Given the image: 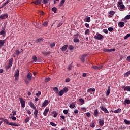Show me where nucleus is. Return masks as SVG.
I'll list each match as a JSON object with an SVG mask.
<instances>
[{"label":"nucleus","mask_w":130,"mask_h":130,"mask_svg":"<svg viewBox=\"0 0 130 130\" xmlns=\"http://www.w3.org/2000/svg\"><path fill=\"white\" fill-rule=\"evenodd\" d=\"M3 122H5V123H6L8 125H11V126H19V125L16 123H13V122H9V120L7 119H4Z\"/></svg>","instance_id":"obj_1"},{"label":"nucleus","mask_w":130,"mask_h":130,"mask_svg":"<svg viewBox=\"0 0 130 130\" xmlns=\"http://www.w3.org/2000/svg\"><path fill=\"white\" fill-rule=\"evenodd\" d=\"M118 7L121 9V10H123L124 8H125V6H124V5H123L122 0H121L118 2Z\"/></svg>","instance_id":"obj_2"},{"label":"nucleus","mask_w":130,"mask_h":130,"mask_svg":"<svg viewBox=\"0 0 130 130\" xmlns=\"http://www.w3.org/2000/svg\"><path fill=\"white\" fill-rule=\"evenodd\" d=\"M94 38L95 39H98V40H101L104 38V37H103L102 35L98 34L97 36H94Z\"/></svg>","instance_id":"obj_3"},{"label":"nucleus","mask_w":130,"mask_h":130,"mask_svg":"<svg viewBox=\"0 0 130 130\" xmlns=\"http://www.w3.org/2000/svg\"><path fill=\"white\" fill-rule=\"evenodd\" d=\"M103 68V65L102 64L97 66H93L92 67V68L93 69V70H101Z\"/></svg>","instance_id":"obj_4"},{"label":"nucleus","mask_w":130,"mask_h":130,"mask_svg":"<svg viewBox=\"0 0 130 130\" xmlns=\"http://www.w3.org/2000/svg\"><path fill=\"white\" fill-rule=\"evenodd\" d=\"M20 74V72L19 71L18 69L16 71L15 74L14 75L15 77V80L18 81L19 80V75Z\"/></svg>","instance_id":"obj_5"},{"label":"nucleus","mask_w":130,"mask_h":130,"mask_svg":"<svg viewBox=\"0 0 130 130\" xmlns=\"http://www.w3.org/2000/svg\"><path fill=\"white\" fill-rule=\"evenodd\" d=\"M8 17H9V15L8 14V13H5L0 15V19L4 20L6 19V18H8Z\"/></svg>","instance_id":"obj_6"},{"label":"nucleus","mask_w":130,"mask_h":130,"mask_svg":"<svg viewBox=\"0 0 130 130\" xmlns=\"http://www.w3.org/2000/svg\"><path fill=\"white\" fill-rule=\"evenodd\" d=\"M87 56L86 54H83L80 56V59L82 62H85V59H86V57Z\"/></svg>","instance_id":"obj_7"},{"label":"nucleus","mask_w":130,"mask_h":130,"mask_svg":"<svg viewBox=\"0 0 130 130\" xmlns=\"http://www.w3.org/2000/svg\"><path fill=\"white\" fill-rule=\"evenodd\" d=\"M19 100L20 101L21 107H23V108H24V107H25V102L24 100L23 99V98H20Z\"/></svg>","instance_id":"obj_8"},{"label":"nucleus","mask_w":130,"mask_h":130,"mask_svg":"<svg viewBox=\"0 0 130 130\" xmlns=\"http://www.w3.org/2000/svg\"><path fill=\"white\" fill-rule=\"evenodd\" d=\"M32 74L30 73H28L26 76V78L28 81H32Z\"/></svg>","instance_id":"obj_9"},{"label":"nucleus","mask_w":130,"mask_h":130,"mask_svg":"<svg viewBox=\"0 0 130 130\" xmlns=\"http://www.w3.org/2000/svg\"><path fill=\"white\" fill-rule=\"evenodd\" d=\"M48 103H49L48 100H45L42 105V107H45L46 106H47V105H48Z\"/></svg>","instance_id":"obj_10"},{"label":"nucleus","mask_w":130,"mask_h":130,"mask_svg":"<svg viewBox=\"0 0 130 130\" xmlns=\"http://www.w3.org/2000/svg\"><path fill=\"white\" fill-rule=\"evenodd\" d=\"M122 88L124 89V91H127V92H130V86H124L122 87Z\"/></svg>","instance_id":"obj_11"},{"label":"nucleus","mask_w":130,"mask_h":130,"mask_svg":"<svg viewBox=\"0 0 130 130\" xmlns=\"http://www.w3.org/2000/svg\"><path fill=\"white\" fill-rule=\"evenodd\" d=\"M42 2V0H37L32 2V3L35 4V5H40Z\"/></svg>","instance_id":"obj_12"},{"label":"nucleus","mask_w":130,"mask_h":130,"mask_svg":"<svg viewBox=\"0 0 130 130\" xmlns=\"http://www.w3.org/2000/svg\"><path fill=\"white\" fill-rule=\"evenodd\" d=\"M100 109L103 110V111H104V112L105 113H109V112L108 111V110H107V109H106V108L105 107H103L102 106L100 107Z\"/></svg>","instance_id":"obj_13"},{"label":"nucleus","mask_w":130,"mask_h":130,"mask_svg":"<svg viewBox=\"0 0 130 130\" xmlns=\"http://www.w3.org/2000/svg\"><path fill=\"white\" fill-rule=\"evenodd\" d=\"M99 123L101 126L104 125V120L99 119Z\"/></svg>","instance_id":"obj_14"},{"label":"nucleus","mask_w":130,"mask_h":130,"mask_svg":"<svg viewBox=\"0 0 130 130\" xmlns=\"http://www.w3.org/2000/svg\"><path fill=\"white\" fill-rule=\"evenodd\" d=\"M73 41L75 43H77L80 42V40L79 39V38H78V37H74Z\"/></svg>","instance_id":"obj_15"},{"label":"nucleus","mask_w":130,"mask_h":130,"mask_svg":"<svg viewBox=\"0 0 130 130\" xmlns=\"http://www.w3.org/2000/svg\"><path fill=\"white\" fill-rule=\"evenodd\" d=\"M125 23L123 22H120L118 23V26L120 28H123L124 27Z\"/></svg>","instance_id":"obj_16"},{"label":"nucleus","mask_w":130,"mask_h":130,"mask_svg":"<svg viewBox=\"0 0 130 130\" xmlns=\"http://www.w3.org/2000/svg\"><path fill=\"white\" fill-rule=\"evenodd\" d=\"M28 104L31 108H33V109H36V107L34 105V104L32 103V102H29Z\"/></svg>","instance_id":"obj_17"},{"label":"nucleus","mask_w":130,"mask_h":130,"mask_svg":"<svg viewBox=\"0 0 130 130\" xmlns=\"http://www.w3.org/2000/svg\"><path fill=\"white\" fill-rule=\"evenodd\" d=\"M13 61H14V58H11L10 60H9V65L10 67H12V66H13Z\"/></svg>","instance_id":"obj_18"},{"label":"nucleus","mask_w":130,"mask_h":130,"mask_svg":"<svg viewBox=\"0 0 130 130\" xmlns=\"http://www.w3.org/2000/svg\"><path fill=\"white\" fill-rule=\"evenodd\" d=\"M48 111H49V109H46L43 113V114L44 116H47V113H48Z\"/></svg>","instance_id":"obj_19"},{"label":"nucleus","mask_w":130,"mask_h":130,"mask_svg":"<svg viewBox=\"0 0 130 130\" xmlns=\"http://www.w3.org/2000/svg\"><path fill=\"white\" fill-rule=\"evenodd\" d=\"M67 49H68V45H65L62 47L61 50L62 51H66V50H67Z\"/></svg>","instance_id":"obj_20"},{"label":"nucleus","mask_w":130,"mask_h":130,"mask_svg":"<svg viewBox=\"0 0 130 130\" xmlns=\"http://www.w3.org/2000/svg\"><path fill=\"white\" fill-rule=\"evenodd\" d=\"M98 114H99V113L98 112V109H95L94 110V115L95 117H97L98 116Z\"/></svg>","instance_id":"obj_21"},{"label":"nucleus","mask_w":130,"mask_h":130,"mask_svg":"<svg viewBox=\"0 0 130 130\" xmlns=\"http://www.w3.org/2000/svg\"><path fill=\"white\" fill-rule=\"evenodd\" d=\"M10 3V0H7L1 7V8H4V7H6L8 3Z\"/></svg>","instance_id":"obj_22"},{"label":"nucleus","mask_w":130,"mask_h":130,"mask_svg":"<svg viewBox=\"0 0 130 130\" xmlns=\"http://www.w3.org/2000/svg\"><path fill=\"white\" fill-rule=\"evenodd\" d=\"M34 115H35L36 117H37L38 114V110L37 109H35L34 112Z\"/></svg>","instance_id":"obj_23"},{"label":"nucleus","mask_w":130,"mask_h":130,"mask_svg":"<svg viewBox=\"0 0 130 130\" xmlns=\"http://www.w3.org/2000/svg\"><path fill=\"white\" fill-rule=\"evenodd\" d=\"M114 113H119V112H121V109L118 108L117 110L114 111Z\"/></svg>","instance_id":"obj_24"},{"label":"nucleus","mask_w":130,"mask_h":130,"mask_svg":"<svg viewBox=\"0 0 130 130\" xmlns=\"http://www.w3.org/2000/svg\"><path fill=\"white\" fill-rule=\"evenodd\" d=\"M130 75V71L126 72L124 74V76L125 78V77H128Z\"/></svg>","instance_id":"obj_25"},{"label":"nucleus","mask_w":130,"mask_h":130,"mask_svg":"<svg viewBox=\"0 0 130 130\" xmlns=\"http://www.w3.org/2000/svg\"><path fill=\"white\" fill-rule=\"evenodd\" d=\"M88 93H90L91 92H95V88H90L87 90Z\"/></svg>","instance_id":"obj_26"},{"label":"nucleus","mask_w":130,"mask_h":130,"mask_svg":"<svg viewBox=\"0 0 130 130\" xmlns=\"http://www.w3.org/2000/svg\"><path fill=\"white\" fill-rule=\"evenodd\" d=\"M79 102H80L81 105H83V104L85 103V101L82 98L79 99Z\"/></svg>","instance_id":"obj_27"},{"label":"nucleus","mask_w":130,"mask_h":130,"mask_svg":"<svg viewBox=\"0 0 130 130\" xmlns=\"http://www.w3.org/2000/svg\"><path fill=\"white\" fill-rule=\"evenodd\" d=\"M110 94V86H109L107 90L106 95H108Z\"/></svg>","instance_id":"obj_28"},{"label":"nucleus","mask_w":130,"mask_h":130,"mask_svg":"<svg viewBox=\"0 0 130 130\" xmlns=\"http://www.w3.org/2000/svg\"><path fill=\"white\" fill-rule=\"evenodd\" d=\"M64 93V91H63V90H61L59 92V96H62V95H63Z\"/></svg>","instance_id":"obj_29"},{"label":"nucleus","mask_w":130,"mask_h":130,"mask_svg":"<svg viewBox=\"0 0 130 130\" xmlns=\"http://www.w3.org/2000/svg\"><path fill=\"white\" fill-rule=\"evenodd\" d=\"M52 12H54V13H57V8H56V7H53L52 8Z\"/></svg>","instance_id":"obj_30"},{"label":"nucleus","mask_w":130,"mask_h":130,"mask_svg":"<svg viewBox=\"0 0 130 130\" xmlns=\"http://www.w3.org/2000/svg\"><path fill=\"white\" fill-rule=\"evenodd\" d=\"M124 122H125V124H127L128 125H129L130 124V121H128L127 119H125Z\"/></svg>","instance_id":"obj_31"},{"label":"nucleus","mask_w":130,"mask_h":130,"mask_svg":"<svg viewBox=\"0 0 130 130\" xmlns=\"http://www.w3.org/2000/svg\"><path fill=\"white\" fill-rule=\"evenodd\" d=\"M53 90L54 91V92H55L56 94L58 93V88L54 87L53 88Z\"/></svg>","instance_id":"obj_32"},{"label":"nucleus","mask_w":130,"mask_h":130,"mask_svg":"<svg viewBox=\"0 0 130 130\" xmlns=\"http://www.w3.org/2000/svg\"><path fill=\"white\" fill-rule=\"evenodd\" d=\"M50 52H46V51H44L43 52V55H45V56H46L47 55H48V54H50Z\"/></svg>","instance_id":"obj_33"},{"label":"nucleus","mask_w":130,"mask_h":130,"mask_svg":"<svg viewBox=\"0 0 130 130\" xmlns=\"http://www.w3.org/2000/svg\"><path fill=\"white\" fill-rule=\"evenodd\" d=\"M65 2L66 1L64 0H61V1L60 2L59 7L63 6V4H64Z\"/></svg>","instance_id":"obj_34"},{"label":"nucleus","mask_w":130,"mask_h":130,"mask_svg":"<svg viewBox=\"0 0 130 130\" xmlns=\"http://www.w3.org/2000/svg\"><path fill=\"white\" fill-rule=\"evenodd\" d=\"M50 80H51V79L49 77H48V78H46L45 79V82L46 83H47L48 82H49L50 81Z\"/></svg>","instance_id":"obj_35"},{"label":"nucleus","mask_w":130,"mask_h":130,"mask_svg":"<svg viewBox=\"0 0 130 130\" xmlns=\"http://www.w3.org/2000/svg\"><path fill=\"white\" fill-rule=\"evenodd\" d=\"M5 44V40H0V46H3Z\"/></svg>","instance_id":"obj_36"},{"label":"nucleus","mask_w":130,"mask_h":130,"mask_svg":"<svg viewBox=\"0 0 130 130\" xmlns=\"http://www.w3.org/2000/svg\"><path fill=\"white\" fill-rule=\"evenodd\" d=\"M54 46H55V43L53 42V43L50 44L51 48H53V47H54Z\"/></svg>","instance_id":"obj_37"},{"label":"nucleus","mask_w":130,"mask_h":130,"mask_svg":"<svg viewBox=\"0 0 130 130\" xmlns=\"http://www.w3.org/2000/svg\"><path fill=\"white\" fill-rule=\"evenodd\" d=\"M126 103V104H130V100H125L124 101V104Z\"/></svg>","instance_id":"obj_38"},{"label":"nucleus","mask_w":130,"mask_h":130,"mask_svg":"<svg viewBox=\"0 0 130 130\" xmlns=\"http://www.w3.org/2000/svg\"><path fill=\"white\" fill-rule=\"evenodd\" d=\"M63 91L64 93H67V92L69 91V88H68L67 87H65L63 89Z\"/></svg>","instance_id":"obj_39"},{"label":"nucleus","mask_w":130,"mask_h":130,"mask_svg":"<svg viewBox=\"0 0 130 130\" xmlns=\"http://www.w3.org/2000/svg\"><path fill=\"white\" fill-rule=\"evenodd\" d=\"M32 59L35 62H36V61H37V57H36V56H34L32 57Z\"/></svg>","instance_id":"obj_40"},{"label":"nucleus","mask_w":130,"mask_h":130,"mask_svg":"<svg viewBox=\"0 0 130 130\" xmlns=\"http://www.w3.org/2000/svg\"><path fill=\"white\" fill-rule=\"evenodd\" d=\"M37 42H41L42 41H43V39L42 38H41L39 39L36 40Z\"/></svg>","instance_id":"obj_41"},{"label":"nucleus","mask_w":130,"mask_h":130,"mask_svg":"<svg viewBox=\"0 0 130 130\" xmlns=\"http://www.w3.org/2000/svg\"><path fill=\"white\" fill-rule=\"evenodd\" d=\"M109 14H110L111 16H113L114 15V14H115V12L112 11H110L109 12Z\"/></svg>","instance_id":"obj_42"},{"label":"nucleus","mask_w":130,"mask_h":130,"mask_svg":"<svg viewBox=\"0 0 130 130\" xmlns=\"http://www.w3.org/2000/svg\"><path fill=\"white\" fill-rule=\"evenodd\" d=\"M50 124L51 125H52V126H54V127H55L56 126V124H55L52 122H50Z\"/></svg>","instance_id":"obj_43"},{"label":"nucleus","mask_w":130,"mask_h":130,"mask_svg":"<svg viewBox=\"0 0 130 130\" xmlns=\"http://www.w3.org/2000/svg\"><path fill=\"white\" fill-rule=\"evenodd\" d=\"M129 37H130V34H127L126 36L124 37V39H127Z\"/></svg>","instance_id":"obj_44"},{"label":"nucleus","mask_w":130,"mask_h":130,"mask_svg":"<svg viewBox=\"0 0 130 130\" xmlns=\"http://www.w3.org/2000/svg\"><path fill=\"white\" fill-rule=\"evenodd\" d=\"M6 34V30H2L0 32V35H5Z\"/></svg>","instance_id":"obj_45"},{"label":"nucleus","mask_w":130,"mask_h":130,"mask_svg":"<svg viewBox=\"0 0 130 130\" xmlns=\"http://www.w3.org/2000/svg\"><path fill=\"white\" fill-rule=\"evenodd\" d=\"M29 120H30V118H29V117H27V118L25 119V123H27L29 122Z\"/></svg>","instance_id":"obj_46"},{"label":"nucleus","mask_w":130,"mask_h":130,"mask_svg":"<svg viewBox=\"0 0 130 130\" xmlns=\"http://www.w3.org/2000/svg\"><path fill=\"white\" fill-rule=\"evenodd\" d=\"M69 49L70 50H74V46L73 45H70L69 47Z\"/></svg>","instance_id":"obj_47"},{"label":"nucleus","mask_w":130,"mask_h":130,"mask_svg":"<svg viewBox=\"0 0 130 130\" xmlns=\"http://www.w3.org/2000/svg\"><path fill=\"white\" fill-rule=\"evenodd\" d=\"M104 52H109V49H107V48H104L103 49Z\"/></svg>","instance_id":"obj_48"},{"label":"nucleus","mask_w":130,"mask_h":130,"mask_svg":"<svg viewBox=\"0 0 130 130\" xmlns=\"http://www.w3.org/2000/svg\"><path fill=\"white\" fill-rule=\"evenodd\" d=\"M69 107H70L72 109L73 108H75V104H70Z\"/></svg>","instance_id":"obj_49"},{"label":"nucleus","mask_w":130,"mask_h":130,"mask_svg":"<svg viewBox=\"0 0 130 130\" xmlns=\"http://www.w3.org/2000/svg\"><path fill=\"white\" fill-rule=\"evenodd\" d=\"M90 127L92 128L95 127V123L92 122L90 123Z\"/></svg>","instance_id":"obj_50"},{"label":"nucleus","mask_w":130,"mask_h":130,"mask_svg":"<svg viewBox=\"0 0 130 130\" xmlns=\"http://www.w3.org/2000/svg\"><path fill=\"white\" fill-rule=\"evenodd\" d=\"M40 95H41V92L38 91V93H36V96H37V97H40Z\"/></svg>","instance_id":"obj_51"},{"label":"nucleus","mask_w":130,"mask_h":130,"mask_svg":"<svg viewBox=\"0 0 130 130\" xmlns=\"http://www.w3.org/2000/svg\"><path fill=\"white\" fill-rule=\"evenodd\" d=\"M86 22H87V23H90V21H91L90 18V17L86 18Z\"/></svg>","instance_id":"obj_52"},{"label":"nucleus","mask_w":130,"mask_h":130,"mask_svg":"<svg viewBox=\"0 0 130 130\" xmlns=\"http://www.w3.org/2000/svg\"><path fill=\"white\" fill-rule=\"evenodd\" d=\"M90 32V29H87L85 31V35H87Z\"/></svg>","instance_id":"obj_53"},{"label":"nucleus","mask_w":130,"mask_h":130,"mask_svg":"<svg viewBox=\"0 0 130 130\" xmlns=\"http://www.w3.org/2000/svg\"><path fill=\"white\" fill-rule=\"evenodd\" d=\"M9 118H12L13 120H17V118L15 116H11V117H9Z\"/></svg>","instance_id":"obj_54"},{"label":"nucleus","mask_w":130,"mask_h":130,"mask_svg":"<svg viewBox=\"0 0 130 130\" xmlns=\"http://www.w3.org/2000/svg\"><path fill=\"white\" fill-rule=\"evenodd\" d=\"M73 68V65H72V63L68 67V71H71L72 70V68Z\"/></svg>","instance_id":"obj_55"},{"label":"nucleus","mask_w":130,"mask_h":130,"mask_svg":"<svg viewBox=\"0 0 130 130\" xmlns=\"http://www.w3.org/2000/svg\"><path fill=\"white\" fill-rule=\"evenodd\" d=\"M115 51V48L109 49V52H112Z\"/></svg>","instance_id":"obj_56"},{"label":"nucleus","mask_w":130,"mask_h":130,"mask_svg":"<svg viewBox=\"0 0 130 130\" xmlns=\"http://www.w3.org/2000/svg\"><path fill=\"white\" fill-rule=\"evenodd\" d=\"M108 30V31H109V32H112V31H113V28L109 27Z\"/></svg>","instance_id":"obj_57"},{"label":"nucleus","mask_w":130,"mask_h":130,"mask_svg":"<svg viewBox=\"0 0 130 130\" xmlns=\"http://www.w3.org/2000/svg\"><path fill=\"white\" fill-rule=\"evenodd\" d=\"M62 24L63 23L61 22L59 23V24L57 26V28H59V27H61V26H62Z\"/></svg>","instance_id":"obj_58"},{"label":"nucleus","mask_w":130,"mask_h":130,"mask_svg":"<svg viewBox=\"0 0 130 130\" xmlns=\"http://www.w3.org/2000/svg\"><path fill=\"white\" fill-rule=\"evenodd\" d=\"M12 113H13L12 115H13V116H15V115L17 114V111L13 110Z\"/></svg>","instance_id":"obj_59"},{"label":"nucleus","mask_w":130,"mask_h":130,"mask_svg":"<svg viewBox=\"0 0 130 130\" xmlns=\"http://www.w3.org/2000/svg\"><path fill=\"white\" fill-rule=\"evenodd\" d=\"M86 115L87 116V117H90L91 116V114L89 112H87L86 113Z\"/></svg>","instance_id":"obj_60"},{"label":"nucleus","mask_w":130,"mask_h":130,"mask_svg":"<svg viewBox=\"0 0 130 130\" xmlns=\"http://www.w3.org/2000/svg\"><path fill=\"white\" fill-rule=\"evenodd\" d=\"M63 112L64 114H68L69 111H68V110H64Z\"/></svg>","instance_id":"obj_61"},{"label":"nucleus","mask_w":130,"mask_h":130,"mask_svg":"<svg viewBox=\"0 0 130 130\" xmlns=\"http://www.w3.org/2000/svg\"><path fill=\"white\" fill-rule=\"evenodd\" d=\"M125 19L126 20H129L130 19V15H128L127 16H125Z\"/></svg>","instance_id":"obj_62"},{"label":"nucleus","mask_w":130,"mask_h":130,"mask_svg":"<svg viewBox=\"0 0 130 130\" xmlns=\"http://www.w3.org/2000/svg\"><path fill=\"white\" fill-rule=\"evenodd\" d=\"M20 53H21V52L19 51V50H16V55H19V54H20Z\"/></svg>","instance_id":"obj_63"},{"label":"nucleus","mask_w":130,"mask_h":130,"mask_svg":"<svg viewBox=\"0 0 130 130\" xmlns=\"http://www.w3.org/2000/svg\"><path fill=\"white\" fill-rule=\"evenodd\" d=\"M127 61H128L129 62H130V56H128L127 58H126Z\"/></svg>","instance_id":"obj_64"}]
</instances>
